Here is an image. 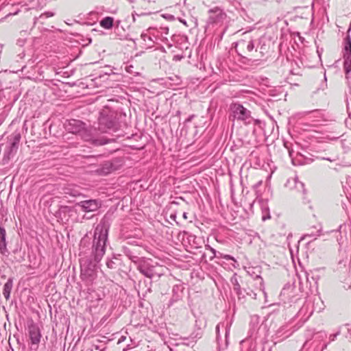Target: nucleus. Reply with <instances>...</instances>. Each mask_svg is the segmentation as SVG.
Returning a JSON list of instances; mask_svg holds the SVG:
<instances>
[{
	"instance_id": "obj_1",
	"label": "nucleus",
	"mask_w": 351,
	"mask_h": 351,
	"mask_svg": "<svg viewBox=\"0 0 351 351\" xmlns=\"http://www.w3.org/2000/svg\"><path fill=\"white\" fill-rule=\"evenodd\" d=\"M110 223L103 219L97 225L91 248V256L96 262H100L106 253Z\"/></svg>"
},
{
	"instance_id": "obj_2",
	"label": "nucleus",
	"mask_w": 351,
	"mask_h": 351,
	"mask_svg": "<svg viewBox=\"0 0 351 351\" xmlns=\"http://www.w3.org/2000/svg\"><path fill=\"white\" fill-rule=\"evenodd\" d=\"M131 261L136 264L138 271L145 277L152 279L155 275L160 276L156 271V265H153L151 260L134 256L131 257Z\"/></svg>"
},
{
	"instance_id": "obj_3",
	"label": "nucleus",
	"mask_w": 351,
	"mask_h": 351,
	"mask_svg": "<svg viewBox=\"0 0 351 351\" xmlns=\"http://www.w3.org/2000/svg\"><path fill=\"white\" fill-rule=\"evenodd\" d=\"M95 258L84 257L80 259V276L83 280L92 281L95 275L97 263Z\"/></svg>"
},
{
	"instance_id": "obj_4",
	"label": "nucleus",
	"mask_w": 351,
	"mask_h": 351,
	"mask_svg": "<svg viewBox=\"0 0 351 351\" xmlns=\"http://www.w3.org/2000/svg\"><path fill=\"white\" fill-rule=\"evenodd\" d=\"M21 134L15 132L8 140V145L4 151L3 160L8 162L16 153L21 140Z\"/></svg>"
},
{
	"instance_id": "obj_5",
	"label": "nucleus",
	"mask_w": 351,
	"mask_h": 351,
	"mask_svg": "<svg viewBox=\"0 0 351 351\" xmlns=\"http://www.w3.org/2000/svg\"><path fill=\"white\" fill-rule=\"evenodd\" d=\"M94 132H95V129L93 128H85L84 126L81 130L79 135L84 139L85 141L90 143L91 145L95 146H99L105 145L109 143V140L105 139L104 138H95Z\"/></svg>"
},
{
	"instance_id": "obj_6",
	"label": "nucleus",
	"mask_w": 351,
	"mask_h": 351,
	"mask_svg": "<svg viewBox=\"0 0 351 351\" xmlns=\"http://www.w3.org/2000/svg\"><path fill=\"white\" fill-rule=\"evenodd\" d=\"M118 129L117 123L113 115H104L101 113L99 118V130L101 132H107L108 131H116Z\"/></svg>"
},
{
	"instance_id": "obj_7",
	"label": "nucleus",
	"mask_w": 351,
	"mask_h": 351,
	"mask_svg": "<svg viewBox=\"0 0 351 351\" xmlns=\"http://www.w3.org/2000/svg\"><path fill=\"white\" fill-rule=\"evenodd\" d=\"M209 16L207 20V25L222 24L227 17L226 13L220 7H215L208 10Z\"/></svg>"
},
{
	"instance_id": "obj_8",
	"label": "nucleus",
	"mask_w": 351,
	"mask_h": 351,
	"mask_svg": "<svg viewBox=\"0 0 351 351\" xmlns=\"http://www.w3.org/2000/svg\"><path fill=\"white\" fill-rule=\"evenodd\" d=\"M217 341L219 348H224L228 345V337L229 335L228 324L226 325L224 323H219L217 325L216 328Z\"/></svg>"
},
{
	"instance_id": "obj_9",
	"label": "nucleus",
	"mask_w": 351,
	"mask_h": 351,
	"mask_svg": "<svg viewBox=\"0 0 351 351\" xmlns=\"http://www.w3.org/2000/svg\"><path fill=\"white\" fill-rule=\"evenodd\" d=\"M230 110L232 112L234 119L239 121H247L251 117V112L249 110L244 108L241 104L234 103L230 106Z\"/></svg>"
},
{
	"instance_id": "obj_10",
	"label": "nucleus",
	"mask_w": 351,
	"mask_h": 351,
	"mask_svg": "<svg viewBox=\"0 0 351 351\" xmlns=\"http://www.w3.org/2000/svg\"><path fill=\"white\" fill-rule=\"evenodd\" d=\"M27 331L32 345L37 348L42 337L39 326L32 320L27 324Z\"/></svg>"
},
{
	"instance_id": "obj_11",
	"label": "nucleus",
	"mask_w": 351,
	"mask_h": 351,
	"mask_svg": "<svg viewBox=\"0 0 351 351\" xmlns=\"http://www.w3.org/2000/svg\"><path fill=\"white\" fill-rule=\"evenodd\" d=\"M237 51L240 56L247 54L254 49V41L251 38L248 39H241L236 44Z\"/></svg>"
},
{
	"instance_id": "obj_12",
	"label": "nucleus",
	"mask_w": 351,
	"mask_h": 351,
	"mask_svg": "<svg viewBox=\"0 0 351 351\" xmlns=\"http://www.w3.org/2000/svg\"><path fill=\"white\" fill-rule=\"evenodd\" d=\"M345 53L343 56V69L346 74L351 71V38L347 36L346 39Z\"/></svg>"
},
{
	"instance_id": "obj_13",
	"label": "nucleus",
	"mask_w": 351,
	"mask_h": 351,
	"mask_svg": "<svg viewBox=\"0 0 351 351\" xmlns=\"http://www.w3.org/2000/svg\"><path fill=\"white\" fill-rule=\"evenodd\" d=\"M84 212L89 213L97 210L101 207V202L97 199L81 201L76 204Z\"/></svg>"
},
{
	"instance_id": "obj_14",
	"label": "nucleus",
	"mask_w": 351,
	"mask_h": 351,
	"mask_svg": "<svg viewBox=\"0 0 351 351\" xmlns=\"http://www.w3.org/2000/svg\"><path fill=\"white\" fill-rule=\"evenodd\" d=\"M84 126V123L80 120L72 119L69 121L66 125L67 130L73 134H80L81 130Z\"/></svg>"
},
{
	"instance_id": "obj_15",
	"label": "nucleus",
	"mask_w": 351,
	"mask_h": 351,
	"mask_svg": "<svg viewBox=\"0 0 351 351\" xmlns=\"http://www.w3.org/2000/svg\"><path fill=\"white\" fill-rule=\"evenodd\" d=\"M6 232L4 228L0 226V252L6 255L8 254L5 241Z\"/></svg>"
},
{
	"instance_id": "obj_16",
	"label": "nucleus",
	"mask_w": 351,
	"mask_h": 351,
	"mask_svg": "<svg viewBox=\"0 0 351 351\" xmlns=\"http://www.w3.org/2000/svg\"><path fill=\"white\" fill-rule=\"evenodd\" d=\"M13 287L12 278H9L3 286V294L6 300L10 297V293Z\"/></svg>"
},
{
	"instance_id": "obj_17",
	"label": "nucleus",
	"mask_w": 351,
	"mask_h": 351,
	"mask_svg": "<svg viewBox=\"0 0 351 351\" xmlns=\"http://www.w3.org/2000/svg\"><path fill=\"white\" fill-rule=\"evenodd\" d=\"M113 170H114V167L110 161L104 162L99 169L100 172L105 175L110 173Z\"/></svg>"
},
{
	"instance_id": "obj_18",
	"label": "nucleus",
	"mask_w": 351,
	"mask_h": 351,
	"mask_svg": "<svg viewBox=\"0 0 351 351\" xmlns=\"http://www.w3.org/2000/svg\"><path fill=\"white\" fill-rule=\"evenodd\" d=\"M203 335V328H195L193 332L187 339H191L193 342H196L197 339L202 338Z\"/></svg>"
},
{
	"instance_id": "obj_19",
	"label": "nucleus",
	"mask_w": 351,
	"mask_h": 351,
	"mask_svg": "<svg viewBox=\"0 0 351 351\" xmlns=\"http://www.w3.org/2000/svg\"><path fill=\"white\" fill-rule=\"evenodd\" d=\"M113 22L114 19L112 17L106 16L99 22V24L102 27L109 29L113 26Z\"/></svg>"
},
{
	"instance_id": "obj_20",
	"label": "nucleus",
	"mask_w": 351,
	"mask_h": 351,
	"mask_svg": "<svg viewBox=\"0 0 351 351\" xmlns=\"http://www.w3.org/2000/svg\"><path fill=\"white\" fill-rule=\"evenodd\" d=\"M64 192L66 195H69L73 197H78L82 195L79 189L74 188L73 186H69L64 189Z\"/></svg>"
},
{
	"instance_id": "obj_21",
	"label": "nucleus",
	"mask_w": 351,
	"mask_h": 351,
	"mask_svg": "<svg viewBox=\"0 0 351 351\" xmlns=\"http://www.w3.org/2000/svg\"><path fill=\"white\" fill-rule=\"evenodd\" d=\"M118 259L117 258H114L112 259L108 258L106 261V266L111 269H114L118 267Z\"/></svg>"
},
{
	"instance_id": "obj_22",
	"label": "nucleus",
	"mask_w": 351,
	"mask_h": 351,
	"mask_svg": "<svg viewBox=\"0 0 351 351\" xmlns=\"http://www.w3.org/2000/svg\"><path fill=\"white\" fill-rule=\"evenodd\" d=\"M231 281L233 284V289L234 291H240L241 286L239 284L237 279L236 278H232Z\"/></svg>"
},
{
	"instance_id": "obj_23",
	"label": "nucleus",
	"mask_w": 351,
	"mask_h": 351,
	"mask_svg": "<svg viewBox=\"0 0 351 351\" xmlns=\"http://www.w3.org/2000/svg\"><path fill=\"white\" fill-rule=\"evenodd\" d=\"M296 188L298 191H301L304 194L306 193V189H304V184L302 182L295 181Z\"/></svg>"
},
{
	"instance_id": "obj_24",
	"label": "nucleus",
	"mask_w": 351,
	"mask_h": 351,
	"mask_svg": "<svg viewBox=\"0 0 351 351\" xmlns=\"http://www.w3.org/2000/svg\"><path fill=\"white\" fill-rule=\"evenodd\" d=\"M255 279L260 280V282H259L260 289L263 291L264 295H266V293L264 291V284H263V278L259 275H256L255 277Z\"/></svg>"
},
{
	"instance_id": "obj_25",
	"label": "nucleus",
	"mask_w": 351,
	"mask_h": 351,
	"mask_svg": "<svg viewBox=\"0 0 351 351\" xmlns=\"http://www.w3.org/2000/svg\"><path fill=\"white\" fill-rule=\"evenodd\" d=\"M54 15V14L53 12H45L44 14H42L40 16H39V19H43V18H48V17H51V16H53Z\"/></svg>"
},
{
	"instance_id": "obj_26",
	"label": "nucleus",
	"mask_w": 351,
	"mask_h": 351,
	"mask_svg": "<svg viewBox=\"0 0 351 351\" xmlns=\"http://www.w3.org/2000/svg\"><path fill=\"white\" fill-rule=\"evenodd\" d=\"M245 292H246L247 295L252 297V298L256 299V293L254 291L249 289L248 291L245 290Z\"/></svg>"
},
{
	"instance_id": "obj_27",
	"label": "nucleus",
	"mask_w": 351,
	"mask_h": 351,
	"mask_svg": "<svg viewBox=\"0 0 351 351\" xmlns=\"http://www.w3.org/2000/svg\"><path fill=\"white\" fill-rule=\"evenodd\" d=\"M141 37L144 41H147V40H148L149 41L152 42L151 36H148L145 33L141 34Z\"/></svg>"
},
{
	"instance_id": "obj_28",
	"label": "nucleus",
	"mask_w": 351,
	"mask_h": 351,
	"mask_svg": "<svg viewBox=\"0 0 351 351\" xmlns=\"http://www.w3.org/2000/svg\"><path fill=\"white\" fill-rule=\"evenodd\" d=\"M123 252L125 254V255L130 258V260H131V257L135 256L134 255H132L130 250L126 247L124 248Z\"/></svg>"
},
{
	"instance_id": "obj_29",
	"label": "nucleus",
	"mask_w": 351,
	"mask_h": 351,
	"mask_svg": "<svg viewBox=\"0 0 351 351\" xmlns=\"http://www.w3.org/2000/svg\"><path fill=\"white\" fill-rule=\"evenodd\" d=\"M239 299L243 298L245 297L244 293H243L241 288L240 289V291H235Z\"/></svg>"
},
{
	"instance_id": "obj_30",
	"label": "nucleus",
	"mask_w": 351,
	"mask_h": 351,
	"mask_svg": "<svg viewBox=\"0 0 351 351\" xmlns=\"http://www.w3.org/2000/svg\"><path fill=\"white\" fill-rule=\"evenodd\" d=\"M223 258L227 261L228 260H232L234 261H236L235 259L234 258V257H232V256L229 255V254H226V255H223Z\"/></svg>"
},
{
	"instance_id": "obj_31",
	"label": "nucleus",
	"mask_w": 351,
	"mask_h": 351,
	"mask_svg": "<svg viewBox=\"0 0 351 351\" xmlns=\"http://www.w3.org/2000/svg\"><path fill=\"white\" fill-rule=\"evenodd\" d=\"M199 322H200L199 320H196L195 321V328H204L205 326H202V324H199Z\"/></svg>"
},
{
	"instance_id": "obj_32",
	"label": "nucleus",
	"mask_w": 351,
	"mask_h": 351,
	"mask_svg": "<svg viewBox=\"0 0 351 351\" xmlns=\"http://www.w3.org/2000/svg\"><path fill=\"white\" fill-rule=\"evenodd\" d=\"M95 350H98L99 351H106V347L101 348L99 346H94Z\"/></svg>"
},
{
	"instance_id": "obj_33",
	"label": "nucleus",
	"mask_w": 351,
	"mask_h": 351,
	"mask_svg": "<svg viewBox=\"0 0 351 351\" xmlns=\"http://www.w3.org/2000/svg\"><path fill=\"white\" fill-rule=\"evenodd\" d=\"M320 234H305L304 235V237H316V236H319Z\"/></svg>"
},
{
	"instance_id": "obj_34",
	"label": "nucleus",
	"mask_w": 351,
	"mask_h": 351,
	"mask_svg": "<svg viewBox=\"0 0 351 351\" xmlns=\"http://www.w3.org/2000/svg\"><path fill=\"white\" fill-rule=\"evenodd\" d=\"M321 159H322V160H328V161H330V162H334V161H335V160H336L335 158L331 159V158H321Z\"/></svg>"
},
{
	"instance_id": "obj_35",
	"label": "nucleus",
	"mask_w": 351,
	"mask_h": 351,
	"mask_svg": "<svg viewBox=\"0 0 351 351\" xmlns=\"http://www.w3.org/2000/svg\"><path fill=\"white\" fill-rule=\"evenodd\" d=\"M182 58V56H175L173 57V60H180Z\"/></svg>"
},
{
	"instance_id": "obj_36",
	"label": "nucleus",
	"mask_w": 351,
	"mask_h": 351,
	"mask_svg": "<svg viewBox=\"0 0 351 351\" xmlns=\"http://www.w3.org/2000/svg\"><path fill=\"white\" fill-rule=\"evenodd\" d=\"M228 2L231 3L232 5H234V3L236 2V0H226Z\"/></svg>"
},
{
	"instance_id": "obj_37",
	"label": "nucleus",
	"mask_w": 351,
	"mask_h": 351,
	"mask_svg": "<svg viewBox=\"0 0 351 351\" xmlns=\"http://www.w3.org/2000/svg\"><path fill=\"white\" fill-rule=\"evenodd\" d=\"M183 217L186 219H187V213H183Z\"/></svg>"
},
{
	"instance_id": "obj_38",
	"label": "nucleus",
	"mask_w": 351,
	"mask_h": 351,
	"mask_svg": "<svg viewBox=\"0 0 351 351\" xmlns=\"http://www.w3.org/2000/svg\"><path fill=\"white\" fill-rule=\"evenodd\" d=\"M125 339V337H121V338L119 339V342H120L121 341H124Z\"/></svg>"
},
{
	"instance_id": "obj_39",
	"label": "nucleus",
	"mask_w": 351,
	"mask_h": 351,
	"mask_svg": "<svg viewBox=\"0 0 351 351\" xmlns=\"http://www.w3.org/2000/svg\"><path fill=\"white\" fill-rule=\"evenodd\" d=\"M165 32L166 34H167L169 29H168L167 27H166V28H165Z\"/></svg>"
},
{
	"instance_id": "obj_40",
	"label": "nucleus",
	"mask_w": 351,
	"mask_h": 351,
	"mask_svg": "<svg viewBox=\"0 0 351 351\" xmlns=\"http://www.w3.org/2000/svg\"><path fill=\"white\" fill-rule=\"evenodd\" d=\"M211 250H212L213 254L215 255V250L214 249H211Z\"/></svg>"
},
{
	"instance_id": "obj_41",
	"label": "nucleus",
	"mask_w": 351,
	"mask_h": 351,
	"mask_svg": "<svg viewBox=\"0 0 351 351\" xmlns=\"http://www.w3.org/2000/svg\"><path fill=\"white\" fill-rule=\"evenodd\" d=\"M306 160H309L311 162H313V159H311V158H306Z\"/></svg>"
},
{
	"instance_id": "obj_42",
	"label": "nucleus",
	"mask_w": 351,
	"mask_h": 351,
	"mask_svg": "<svg viewBox=\"0 0 351 351\" xmlns=\"http://www.w3.org/2000/svg\"><path fill=\"white\" fill-rule=\"evenodd\" d=\"M247 273H248L250 275H251V276H252V274H251V271H250V269L247 271Z\"/></svg>"
},
{
	"instance_id": "obj_43",
	"label": "nucleus",
	"mask_w": 351,
	"mask_h": 351,
	"mask_svg": "<svg viewBox=\"0 0 351 351\" xmlns=\"http://www.w3.org/2000/svg\"><path fill=\"white\" fill-rule=\"evenodd\" d=\"M38 19V18H36V17L34 19V23H36V21H37Z\"/></svg>"
},
{
	"instance_id": "obj_44",
	"label": "nucleus",
	"mask_w": 351,
	"mask_h": 351,
	"mask_svg": "<svg viewBox=\"0 0 351 351\" xmlns=\"http://www.w3.org/2000/svg\"><path fill=\"white\" fill-rule=\"evenodd\" d=\"M182 23H183L184 24H186V21H181Z\"/></svg>"
},
{
	"instance_id": "obj_45",
	"label": "nucleus",
	"mask_w": 351,
	"mask_h": 351,
	"mask_svg": "<svg viewBox=\"0 0 351 351\" xmlns=\"http://www.w3.org/2000/svg\"><path fill=\"white\" fill-rule=\"evenodd\" d=\"M261 184V182H259L257 184V186H259V184Z\"/></svg>"
}]
</instances>
